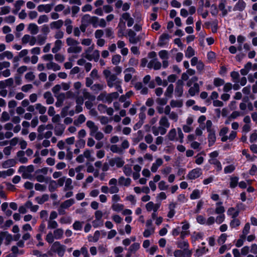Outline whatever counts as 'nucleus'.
<instances>
[{
	"mask_svg": "<svg viewBox=\"0 0 257 257\" xmlns=\"http://www.w3.org/2000/svg\"><path fill=\"white\" fill-rule=\"evenodd\" d=\"M65 126L63 124L58 123L55 126L54 133L56 136H61L64 133Z\"/></svg>",
	"mask_w": 257,
	"mask_h": 257,
	"instance_id": "15",
	"label": "nucleus"
},
{
	"mask_svg": "<svg viewBox=\"0 0 257 257\" xmlns=\"http://www.w3.org/2000/svg\"><path fill=\"white\" fill-rule=\"evenodd\" d=\"M173 91H174V86L173 84H170L166 90V92L165 93V95L166 96L168 97H171L172 96V94L173 92Z\"/></svg>",
	"mask_w": 257,
	"mask_h": 257,
	"instance_id": "62",
	"label": "nucleus"
},
{
	"mask_svg": "<svg viewBox=\"0 0 257 257\" xmlns=\"http://www.w3.org/2000/svg\"><path fill=\"white\" fill-rule=\"evenodd\" d=\"M64 24V22L62 20H58L56 21H53L50 23V28L52 30L56 29L59 30Z\"/></svg>",
	"mask_w": 257,
	"mask_h": 257,
	"instance_id": "16",
	"label": "nucleus"
},
{
	"mask_svg": "<svg viewBox=\"0 0 257 257\" xmlns=\"http://www.w3.org/2000/svg\"><path fill=\"white\" fill-rule=\"evenodd\" d=\"M55 239H60L63 238L64 231L62 228H57L53 232Z\"/></svg>",
	"mask_w": 257,
	"mask_h": 257,
	"instance_id": "34",
	"label": "nucleus"
},
{
	"mask_svg": "<svg viewBox=\"0 0 257 257\" xmlns=\"http://www.w3.org/2000/svg\"><path fill=\"white\" fill-rule=\"evenodd\" d=\"M66 44L69 46L67 49L68 53H79L82 51V47L79 46V43L72 38H68L66 39Z\"/></svg>",
	"mask_w": 257,
	"mask_h": 257,
	"instance_id": "3",
	"label": "nucleus"
},
{
	"mask_svg": "<svg viewBox=\"0 0 257 257\" xmlns=\"http://www.w3.org/2000/svg\"><path fill=\"white\" fill-rule=\"evenodd\" d=\"M72 22L70 19H67L64 22V25L66 26V31L68 34H70L72 32L73 26Z\"/></svg>",
	"mask_w": 257,
	"mask_h": 257,
	"instance_id": "26",
	"label": "nucleus"
},
{
	"mask_svg": "<svg viewBox=\"0 0 257 257\" xmlns=\"http://www.w3.org/2000/svg\"><path fill=\"white\" fill-rule=\"evenodd\" d=\"M49 190L52 192H54L57 188V184L55 181L50 180L49 184Z\"/></svg>",
	"mask_w": 257,
	"mask_h": 257,
	"instance_id": "63",
	"label": "nucleus"
},
{
	"mask_svg": "<svg viewBox=\"0 0 257 257\" xmlns=\"http://www.w3.org/2000/svg\"><path fill=\"white\" fill-rule=\"evenodd\" d=\"M92 49L91 48H89L88 50L86 51V54L85 55V58H87L89 60H91L93 59L95 61H97L99 58L100 54L99 51L97 50H94L91 55H89L87 53L91 51Z\"/></svg>",
	"mask_w": 257,
	"mask_h": 257,
	"instance_id": "6",
	"label": "nucleus"
},
{
	"mask_svg": "<svg viewBox=\"0 0 257 257\" xmlns=\"http://www.w3.org/2000/svg\"><path fill=\"white\" fill-rule=\"evenodd\" d=\"M170 106L173 107H181L183 105V102L181 100H172L170 102Z\"/></svg>",
	"mask_w": 257,
	"mask_h": 257,
	"instance_id": "55",
	"label": "nucleus"
},
{
	"mask_svg": "<svg viewBox=\"0 0 257 257\" xmlns=\"http://www.w3.org/2000/svg\"><path fill=\"white\" fill-rule=\"evenodd\" d=\"M208 144L209 146H212L214 143L216 141V136L215 131H212L208 132Z\"/></svg>",
	"mask_w": 257,
	"mask_h": 257,
	"instance_id": "29",
	"label": "nucleus"
},
{
	"mask_svg": "<svg viewBox=\"0 0 257 257\" xmlns=\"http://www.w3.org/2000/svg\"><path fill=\"white\" fill-rule=\"evenodd\" d=\"M123 172L126 176H130L132 174L131 166L128 165H125L123 168Z\"/></svg>",
	"mask_w": 257,
	"mask_h": 257,
	"instance_id": "60",
	"label": "nucleus"
},
{
	"mask_svg": "<svg viewBox=\"0 0 257 257\" xmlns=\"http://www.w3.org/2000/svg\"><path fill=\"white\" fill-rule=\"evenodd\" d=\"M52 5L46 4V5H40L37 7V10L39 12H45L46 13H49L52 8Z\"/></svg>",
	"mask_w": 257,
	"mask_h": 257,
	"instance_id": "19",
	"label": "nucleus"
},
{
	"mask_svg": "<svg viewBox=\"0 0 257 257\" xmlns=\"http://www.w3.org/2000/svg\"><path fill=\"white\" fill-rule=\"evenodd\" d=\"M121 18L127 21V26L128 27H132L134 24V20L131 17V15L128 13H123Z\"/></svg>",
	"mask_w": 257,
	"mask_h": 257,
	"instance_id": "17",
	"label": "nucleus"
},
{
	"mask_svg": "<svg viewBox=\"0 0 257 257\" xmlns=\"http://www.w3.org/2000/svg\"><path fill=\"white\" fill-rule=\"evenodd\" d=\"M111 208L113 211L118 212L123 210L124 205L122 204L116 203L112 204Z\"/></svg>",
	"mask_w": 257,
	"mask_h": 257,
	"instance_id": "49",
	"label": "nucleus"
},
{
	"mask_svg": "<svg viewBox=\"0 0 257 257\" xmlns=\"http://www.w3.org/2000/svg\"><path fill=\"white\" fill-rule=\"evenodd\" d=\"M195 55V51L191 46H188L185 52V56L187 58H190Z\"/></svg>",
	"mask_w": 257,
	"mask_h": 257,
	"instance_id": "61",
	"label": "nucleus"
},
{
	"mask_svg": "<svg viewBox=\"0 0 257 257\" xmlns=\"http://www.w3.org/2000/svg\"><path fill=\"white\" fill-rule=\"evenodd\" d=\"M73 189V186L72 185V180L70 178H67L66 179L65 182V186L64 190L65 191L71 190Z\"/></svg>",
	"mask_w": 257,
	"mask_h": 257,
	"instance_id": "35",
	"label": "nucleus"
},
{
	"mask_svg": "<svg viewBox=\"0 0 257 257\" xmlns=\"http://www.w3.org/2000/svg\"><path fill=\"white\" fill-rule=\"evenodd\" d=\"M235 169V166L231 164L224 167V173L225 174H229L232 173Z\"/></svg>",
	"mask_w": 257,
	"mask_h": 257,
	"instance_id": "59",
	"label": "nucleus"
},
{
	"mask_svg": "<svg viewBox=\"0 0 257 257\" xmlns=\"http://www.w3.org/2000/svg\"><path fill=\"white\" fill-rule=\"evenodd\" d=\"M225 208L222 205V202H218L216 203L215 213L217 214H224Z\"/></svg>",
	"mask_w": 257,
	"mask_h": 257,
	"instance_id": "23",
	"label": "nucleus"
},
{
	"mask_svg": "<svg viewBox=\"0 0 257 257\" xmlns=\"http://www.w3.org/2000/svg\"><path fill=\"white\" fill-rule=\"evenodd\" d=\"M201 195V192L198 189H195L193 191L190 195V199L191 200H195L200 198Z\"/></svg>",
	"mask_w": 257,
	"mask_h": 257,
	"instance_id": "54",
	"label": "nucleus"
},
{
	"mask_svg": "<svg viewBox=\"0 0 257 257\" xmlns=\"http://www.w3.org/2000/svg\"><path fill=\"white\" fill-rule=\"evenodd\" d=\"M62 42L60 40H57L54 43V46L52 49V52L53 53H56L61 48Z\"/></svg>",
	"mask_w": 257,
	"mask_h": 257,
	"instance_id": "33",
	"label": "nucleus"
},
{
	"mask_svg": "<svg viewBox=\"0 0 257 257\" xmlns=\"http://www.w3.org/2000/svg\"><path fill=\"white\" fill-rule=\"evenodd\" d=\"M25 206L27 208H30L31 211H32V212H36L38 208H39V206L37 205H33V203L31 201H28L26 203H25Z\"/></svg>",
	"mask_w": 257,
	"mask_h": 257,
	"instance_id": "43",
	"label": "nucleus"
},
{
	"mask_svg": "<svg viewBox=\"0 0 257 257\" xmlns=\"http://www.w3.org/2000/svg\"><path fill=\"white\" fill-rule=\"evenodd\" d=\"M51 250L57 252L59 256H63L65 252L66 246L61 244L59 241H55L51 246Z\"/></svg>",
	"mask_w": 257,
	"mask_h": 257,
	"instance_id": "4",
	"label": "nucleus"
},
{
	"mask_svg": "<svg viewBox=\"0 0 257 257\" xmlns=\"http://www.w3.org/2000/svg\"><path fill=\"white\" fill-rule=\"evenodd\" d=\"M203 234L201 232H194L191 235L192 242H195L197 240L202 239Z\"/></svg>",
	"mask_w": 257,
	"mask_h": 257,
	"instance_id": "56",
	"label": "nucleus"
},
{
	"mask_svg": "<svg viewBox=\"0 0 257 257\" xmlns=\"http://www.w3.org/2000/svg\"><path fill=\"white\" fill-rule=\"evenodd\" d=\"M208 162L211 165L214 166L217 172H220L222 170V168L221 162L218 159H209Z\"/></svg>",
	"mask_w": 257,
	"mask_h": 257,
	"instance_id": "18",
	"label": "nucleus"
},
{
	"mask_svg": "<svg viewBox=\"0 0 257 257\" xmlns=\"http://www.w3.org/2000/svg\"><path fill=\"white\" fill-rule=\"evenodd\" d=\"M44 97L46 100V103L48 104H51L54 102V98L50 92L47 91L44 94Z\"/></svg>",
	"mask_w": 257,
	"mask_h": 257,
	"instance_id": "36",
	"label": "nucleus"
},
{
	"mask_svg": "<svg viewBox=\"0 0 257 257\" xmlns=\"http://www.w3.org/2000/svg\"><path fill=\"white\" fill-rule=\"evenodd\" d=\"M99 236H100V232L98 230H96L95 231L93 236H88V240L89 241L97 242L99 238Z\"/></svg>",
	"mask_w": 257,
	"mask_h": 257,
	"instance_id": "50",
	"label": "nucleus"
},
{
	"mask_svg": "<svg viewBox=\"0 0 257 257\" xmlns=\"http://www.w3.org/2000/svg\"><path fill=\"white\" fill-rule=\"evenodd\" d=\"M83 95L84 98L88 99V100L94 101L95 99V96L87 91L85 89L83 90Z\"/></svg>",
	"mask_w": 257,
	"mask_h": 257,
	"instance_id": "39",
	"label": "nucleus"
},
{
	"mask_svg": "<svg viewBox=\"0 0 257 257\" xmlns=\"http://www.w3.org/2000/svg\"><path fill=\"white\" fill-rule=\"evenodd\" d=\"M46 67L48 70H52L54 71H59L61 69V66L53 61L47 63Z\"/></svg>",
	"mask_w": 257,
	"mask_h": 257,
	"instance_id": "21",
	"label": "nucleus"
},
{
	"mask_svg": "<svg viewBox=\"0 0 257 257\" xmlns=\"http://www.w3.org/2000/svg\"><path fill=\"white\" fill-rule=\"evenodd\" d=\"M177 132L176 130L174 128H172L170 130L168 134H167V137L170 141H177V138H176Z\"/></svg>",
	"mask_w": 257,
	"mask_h": 257,
	"instance_id": "28",
	"label": "nucleus"
},
{
	"mask_svg": "<svg viewBox=\"0 0 257 257\" xmlns=\"http://www.w3.org/2000/svg\"><path fill=\"white\" fill-rule=\"evenodd\" d=\"M75 203V200L73 198H71L68 200H65L63 202H62L60 205L62 206V208H64L66 209H68L70 207H71L72 205Z\"/></svg>",
	"mask_w": 257,
	"mask_h": 257,
	"instance_id": "27",
	"label": "nucleus"
},
{
	"mask_svg": "<svg viewBox=\"0 0 257 257\" xmlns=\"http://www.w3.org/2000/svg\"><path fill=\"white\" fill-rule=\"evenodd\" d=\"M170 38L171 36L168 34L163 33L159 37L158 45L163 46L167 44L169 42Z\"/></svg>",
	"mask_w": 257,
	"mask_h": 257,
	"instance_id": "12",
	"label": "nucleus"
},
{
	"mask_svg": "<svg viewBox=\"0 0 257 257\" xmlns=\"http://www.w3.org/2000/svg\"><path fill=\"white\" fill-rule=\"evenodd\" d=\"M28 30L32 35H36L39 32V27L35 23H30Z\"/></svg>",
	"mask_w": 257,
	"mask_h": 257,
	"instance_id": "24",
	"label": "nucleus"
},
{
	"mask_svg": "<svg viewBox=\"0 0 257 257\" xmlns=\"http://www.w3.org/2000/svg\"><path fill=\"white\" fill-rule=\"evenodd\" d=\"M189 243L186 240L181 241L178 242V247L186 250L189 249Z\"/></svg>",
	"mask_w": 257,
	"mask_h": 257,
	"instance_id": "52",
	"label": "nucleus"
},
{
	"mask_svg": "<svg viewBox=\"0 0 257 257\" xmlns=\"http://www.w3.org/2000/svg\"><path fill=\"white\" fill-rule=\"evenodd\" d=\"M208 251V249L205 247H201L197 249L194 254L195 257H199L205 254Z\"/></svg>",
	"mask_w": 257,
	"mask_h": 257,
	"instance_id": "41",
	"label": "nucleus"
},
{
	"mask_svg": "<svg viewBox=\"0 0 257 257\" xmlns=\"http://www.w3.org/2000/svg\"><path fill=\"white\" fill-rule=\"evenodd\" d=\"M35 108L38 111L39 113L41 114H44L47 110L46 107L42 105L41 103L36 104Z\"/></svg>",
	"mask_w": 257,
	"mask_h": 257,
	"instance_id": "48",
	"label": "nucleus"
},
{
	"mask_svg": "<svg viewBox=\"0 0 257 257\" xmlns=\"http://www.w3.org/2000/svg\"><path fill=\"white\" fill-rule=\"evenodd\" d=\"M154 232V227L148 228L144 230L143 235L145 237H149L151 235L153 234Z\"/></svg>",
	"mask_w": 257,
	"mask_h": 257,
	"instance_id": "57",
	"label": "nucleus"
},
{
	"mask_svg": "<svg viewBox=\"0 0 257 257\" xmlns=\"http://www.w3.org/2000/svg\"><path fill=\"white\" fill-rule=\"evenodd\" d=\"M246 6V4L243 0H238L234 6L232 10L234 12H242L245 10Z\"/></svg>",
	"mask_w": 257,
	"mask_h": 257,
	"instance_id": "8",
	"label": "nucleus"
},
{
	"mask_svg": "<svg viewBox=\"0 0 257 257\" xmlns=\"http://www.w3.org/2000/svg\"><path fill=\"white\" fill-rule=\"evenodd\" d=\"M121 59V56L119 54H115L112 56L111 62L113 65H118Z\"/></svg>",
	"mask_w": 257,
	"mask_h": 257,
	"instance_id": "53",
	"label": "nucleus"
},
{
	"mask_svg": "<svg viewBox=\"0 0 257 257\" xmlns=\"http://www.w3.org/2000/svg\"><path fill=\"white\" fill-rule=\"evenodd\" d=\"M110 151L114 153L122 154L123 153V150L122 148L119 147L116 145H112L110 148Z\"/></svg>",
	"mask_w": 257,
	"mask_h": 257,
	"instance_id": "51",
	"label": "nucleus"
},
{
	"mask_svg": "<svg viewBox=\"0 0 257 257\" xmlns=\"http://www.w3.org/2000/svg\"><path fill=\"white\" fill-rule=\"evenodd\" d=\"M36 179L39 182L48 183L50 180V178L46 177L42 174H37L36 176Z\"/></svg>",
	"mask_w": 257,
	"mask_h": 257,
	"instance_id": "38",
	"label": "nucleus"
},
{
	"mask_svg": "<svg viewBox=\"0 0 257 257\" xmlns=\"http://www.w3.org/2000/svg\"><path fill=\"white\" fill-rule=\"evenodd\" d=\"M161 204L160 203H154L152 201H150L146 204V208L147 211L157 212L160 208Z\"/></svg>",
	"mask_w": 257,
	"mask_h": 257,
	"instance_id": "7",
	"label": "nucleus"
},
{
	"mask_svg": "<svg viewBox=\"0 0 257 257\" xmlns=\"http://www.w3.org/2000/svg\"><path fill=\"white\" fill-rule=\"evenodd\" d=\"M159 56L162 60L169 59V53L167 50H162L159 52Z\"/></svg>",
	"mask_w": 257,
	"mask_h": 257,
	"instance_id": "58",
	"label": "nucleus"
},
{
	"mask_svg": "<svg viewBox=\"0 0 257 257\" xmlns=\"http://www.w3.org/2000/svg\"><path fill=\"white\" fill-rule=\"evenodd\" d=\"M225 7L226 1L225 0H222L218 5V8L221 12L223 17H224L227 15V9Z\"/></svg>",
	"mask_w": 257,
	"mask_h": 257,
	"instance_id": "25",
	"label": "nucleus"
},
{
	"mask_svg": "<svg viewBox=\"0 0 257 257\" xmlns=\"http://www.w3.org/2000/svg\"><path fill=\"white\" fill-rule=\"evenodd\" d=\"M202 174L201 169L199 168H197L190 171L187 176V178L190 180H194L199 178Z\"/></svg>",
	"mask_w": 257,
	"mask_h": 257,
	"instance_id": "5",
	"label": "nucleus"
},
{
	"mask_svg": "<svg viewBox=\"0 0 257 257\" xmlns=\"http://www.w3.org/2000/svg\"><path fill=\"white\" fill-rule=\"evenodd\" d=\"M72 222V218L69 216H64L60 218L59 222L61 224H70Z\"/></svg>",
	"mask_w": 257,
	"mask_h": 257,
	"instance_id": "47",
	"label": "nucleus"
},
{
	"mask_svg": "<svg viewBox=\"0 0 257 257\" xmlns=\"http://www.w3.org/2000/svg\"><path fill=\"white\" fill-rule=\"evenodd\" d=\"M175 204L174 203H172L169 204V211L167 214L168 217L172 218L174 216L175 214Z\"/></svg>",
	"mask_w": 257,
	"mask_h": 257,
	"instance_id": "42",
	"label": "nucleus"
},
{
	"mask_svg": "<svg viewBox=\"0 0 257 257\" xmlns=\"http://www.w3.org/2000/svg\"><path fill=\"white\" fill-rule=\"evenodd\" d=\"M184 83L182 80H179L176 83V87L175 89V94L177 97H181L183 92Z\"/></svg>",
	"mask_w": 257,
	"mask_h": 257,
	"instance_id": "9",
	"label": "nucleus"
},
{
	"mask_svg": "<svg viewBox=\"0 0 257 257\" xmlns=\"http://www.w3.org/2000/svg\"><path fill=\"white\" fill-rule=\"evenodd\" d=\"M4 240H5L6 245H8L13 240L12 235L10 234L8 231H3Z\"/></svg>",
	"mask_w": 257,
	"mask_h": 257,
	"instance_id": "32",
	"label": "nucleus"
},
{
	"mask_svg": "<svg viewBox=\"0 0 257 257\" xmlns=\"http://www.w3.org/2000/svg\"><path fill=\"white\" fill-rule=\"evenodd\" d=\"M47 38V36L44 35H38L37 37V42L39 45H42L45 44Z\"/></svg>",
	"mask_w": 257,
	"mask_h": 257,
	"instance_id": "46",
	"label": "nucleus"
},
{
	"mask_svg": "<svg viewBox=\"0 0 257 257\" xmlns=\"http://www.w3.org/2000/svg\"><path fill=\"white\" fill-rule=\"evenodd\" d=\"M238 180L239 178L237 176L231 177L230 179L229 187L231 188H235L238 184Z\"/></svg>",
	"mask_w": 257,
	"mask_h": 257,
	"instance_id": "44",
	"label": "nucleus"
},
{
	"mask_svg": "<svg viewBox=\"0 0 257 257\" xmlns=\"http://www.w3.org/2000/svg\"><path fill=\"white\" fill-rule=\"evenodd\" d=\"M159 123V126H153L152 127V133L155 136H157L159 134L164 135L170 125L169 120L166 116L161 117Z\"/></svg>",
	"mask_w": 257,
	"mask_h": 257,
	"instance_id": "2",
	"label": "nucleus"
},
{
	"mask_svg": "<svg viewBox=\"0 0 257 257\" xmlns=\"http://www.w3.org/2000/svg\"><path fill=\"white\" fill-rule=\"evenodd\" d=\"M199 91V86L197 83H195L193 86L191 87L189 89V93L191 96L195 95Z\"/></svg>",
	"mask_w": 257,
	"mask_h": 257,
	"instance_id": "30",
	"label": "nucleus"
},
{
	"mask_svg": "<svg viewBox=\"0 0 257 257\" xmlns=\"http://www.w3.org/2000/svg\"><path fill=\"white\" fill-rule=\"evenodd\" d=\"M239 213V211L234 207H230L227 210V215L230 216L231 218L237 217Z\"/></svg>",
	"mask_w": 257,
	"mask_h": 257,
	"instance_id": "22",
	"label": "nucleus"
},
{
	"mask_svg": "<svg viewBox=\"0 0 257 257\" xmlns=\"http://www.w3.org/2000/svg\"><path fill=\"white\" fill-rule=\"evenodd\" d=\"M140 248V244L138 242H135L131 244L128 248L130 252L135 253Z\"/></svg>",
	"mask_w": 257,
	"mask_h": 257,
	"instance_id": "45",
	"label": "nucleus"
},
{
	"mask_svg": "<svg viewBox=\"0 0 257 257\" xmlns=\"http://www.w3.org/2000/svg\"><path fill=\"white\" fill-rule=\"evenodd\" d=\"M163 162L162 159L160 158H157L155 161L152 164L151 167V171L153 173H156L158 168L163 165Z\"/></svg>",
	"mask_w": 257,
	"mask_h": 257,
	"instance_id": "13",
	"label": "nucleus"
},
{
	"mask_svg": "<svg viewBox=\"0 0 257 257\" xmlns=\"http://www.w3.org/2000/svg\"><path fill=\"white\" fill-rule=\"evenodd\" d=\"M149 68H153L154 70H159L161 69L162 64L157 59L151 60L148 64Z\"/></svg>",
	"mask_w": 257,
	"mask_h": 257,
	"instance_id": "11",
	"label": "nucleus"
},
{
	"mask_svg": "<svg viewBox=\"0 0 257 257\" xmlns=\"http://www.w3.org/2000/svg\"><path fill=\"white\" fill-rule=\"evenodd\" d=\"M85 120L86 117L84 115L81 114L78 116V118L74 121V123L75 125L81 124L85 122Z\"/></svg>",
	"mask_w": 257,
	"mask_h": 257,
	"instance_id": "64",
	"label": "nucleus"
},
{
	"mask_svg": "<svg viewBox=\"0 0 257 257\" xmlns=\"http://www.w3.org/2000/svg\"><path fill=\"white\" fill-rule=\"evenodd\" d=\"M17 157L20 162L23 164L26 163L28 162V159L25 157V152L20 151L17 152Z\"/></svg>",
	"mask_w": 257,
	"mask_h": 257,
	"instance_id": "31",
	"label": "nucleus"
},
{
	"mask_svg": "<svg viewBox=\"0 0 257 257\" xmlns=\"http://www.w3.org/2000/svg\"><path fill=\"white\" fill-rule=\"evenodd\" d=\"M241 224L240 221L237 217L232 218L229 223L230 227L234 228L238 227Z\"/></svg>",
	"mask_w": 257,
	"mask_h": 257,
	"instance_id": "37",
	"label": "nucleus"
},
{
	"mask_svg": "<svg viewBox=\"0 0 257 257\" xmlns=\"http://www.w3.org/2000/svg\"><path fill=\"white\" fill-rule=\"evenodd\" d=\"M35 199L38 203L42 204L48 200L49 195L48 194H43L42 196L36 197Z\"/></svg>",
	"mask_w": 257,
	"mask_h": 257,
	"instance_id": "40",
	"label": "nucleus"
},
{
	"mask_svg": "<svg viewBox=\"0 0 257 257\" xmlns=\"http://www.w3.org/2000/svg\"><path fill=\"white\" fill-rule=\"evenodd\" d=\"M103 74L106 79L107 85L109 88L114 87L119 93H123L121 87L122 80L119 79L116 75L112 74L108 69L104 70Z\"/></svg>",
	"mask_w": 257,
	"mask_h": 257,
	"instance_id": "1",
	"label": "nucleus"
},
{
	"mask_svg": "<svg viewBox=\"0 0 257 257\" xmlns=\"http://www.w3.org/2000/svg\"><path fill=\"white\" fill-rule=\"evenodd\" d=\"M131 179L129 178H125L123 176L120 177L118 179V183L120 186L128 187L131 185Z\"/></svg>",
	"mask_w": 257,
	"mask_h": 257,
	"instance_id": "20",
	"label": "nucleus"
},
{
	"mask_svg": "<svg viewBox=\"0 0 257 257\" xmlns=\"http://www.w3.org/2000/svg\"><path fill=\"white\" fill-rule=\"evenodd\" d=\"M127 35L131 43L137 44L140 41L139 38L136 37V33L132 29L128 30Z\"/></svg>",
	"mask_w": 257,
	"mask_h": 257,
	"instance_id": "14",
	"label": "nucleus"
},
{
	"mask_svg": "<svg viewBox=\"0 0 257 257\" xmlns=\"http://www.w3.org/2000/svg\"><path fill=\"white\" fill-rule=\"evenodd\" d=\"M86 125L87 127L89 129L90 135L91 136L93 135V134L95 133H97V132L99 130L98 126L91 120H88L86 122Z\"/></svg>",
	"mask_w": 257,
	"mask_h": 257,
	"instance_id": "10",
	"label": "nucleus"
}]
</instances>
